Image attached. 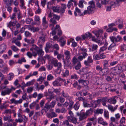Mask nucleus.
<instances>
[{"instance_id":"obj_1","label":"nucleus","mask_w":126,"mask_h":126,"mask_svg":"<svg viewBox=\"0 0 126 126\" xmlns=\"http://www.w3.org/2000/svg\"><path fill=\"white\" fill-rule=\"evenodd\" d=\"M30 50L32 51L34 57H36L38 54L39 56L42 57L44 54V52L42 49L40 48L36 45H32L30 48Z\"/></svg>"},{"instance_id":"obj_2","label":"nucleus","mask_w":126,"mask_h":126,"mask_svg":"<svg viewBox=\"0 0 126 126\" xmlns=\"http://www.w3.org/2000/svg\"><path fill=\"white\" fill-rule=\"evenodd\" d=\"M110 38L113 43L108 47V49L109 50H113L115 48L116 45L115 43L120 42L122 40V37L119 35L117 36L116 37L114 36H110Z\"/></svg>"},{"instance_id":"obj_3","label":"nucleus","mask_w":126,"mask_h":126,"mask_svg":"<svg viewBox=\"0 0 126 126\" xmlns=\"http://www.w3.org/2000/svg\"><path fill=\"white\" fill-rule=\"evenodd\" d=\"M89 4L90 5L87 7V10L84 11V14L85 15L92 13L95 7V4L93 1H90Z\"/></svg>"},{"instance_id":"obj_4","label":"nucleus","mask_w":126,"mask_h":126,"mask_svg":"<svg viewBox=\"0 0 126 126\" xmlns=\"http://www.w3.org/2000/svg\"><path fill=\"white\" fill-rule=\"evenodd\" d=\"M64 54L65 56V58L67 60V63L64 60L63 62L64 64L67 66V65H68V64L69 63V60L71 58V53L69 51L66 50L65 51Z\"/></svg>"},{"instance_id":"obj_5","label":"nucleus","mask_w":126,"mask_h":126,"mask_svg":"<svg viewBox=\"0 0 126 126\" xmlns=\"http://www.w3.org/2000/svg\"><path fill=\"white\" fill-rule=\"evenodd\" d=\"M77 114L78 116H79V121H82L87 117L85 113L82 111H81L80 113H77Z\"/></svg>"},{"instance_id":"obj_6","label":"nucleus","mask_w":126,"mask_h":126,"mask_svg":"<svg viewBox=\"0 0 126 126\" xmlns=\"http://www.w3.org/2000/svg\"><path fill=\"white\" fill-rule=\"evenodd\" d=\"M84 76H81L80 80H79V82L80 83H81L82 84L86 86L89 83L88 81L86 80L85 79L87 78L85 76V78H84Z\"/></svg>"},{"instance_id":"obj_7","label":"nucleus","mask_w":126,"mask_h":126,"mask_svg":"<svg viewBox=\"0 0 126 126\" xmlns=\"http://www.w3.org/2000/svg\"><path fill=\"white\" fill-rule=\"evenodd\" d=\"M122 67L120 64H118L114 67V72L115 73L119 74L120 73L122 72Z\"/></svg>"},{"instance_id":"obj_8","label":"nucleus","mask_w":126,"mask_h":126,"mask_svg":"<svg viewBox=\"0 0 126 126\" xmlns=\"http://www.w3.org/2000/svg\"><path fill=\"white\" fill-rule=\"evenodd\" d=\"M67 119L70 122L75 124L77 123V118L75 117L74 116H68L67 117Z\"/></svg>"},{"instance_id":"obj_9","label":"nucleus","mask_w":126,"mask_h":126,"mask_svg":"<svg viewBox=\"0 0 126 126\" xmlns=\"http://www.w3.org/2000/svg\"><path fill=\"white\" fill-rule=\"evenodd\" d=\"M10 101L11 104L14 103L16 105L18 104H20L22 102L23 100L22 99H20L18 100H17L13 98L10 99Z\"/></svg>"},{"instance_id":"obj_10","label":"nucleus","mask_w":126,"mask_h":126,"mask_svg":"<svg viewBox=\"0 0 126 126\" xmlns=\"http://www.w3.org/2000/svg\"><path fill=\"white\" fill-rule=\"evenodd\" d=\"M4 121H7L8 123L12 122L13 120L11 118L10 115H7L5 116H4L3 117Z\"/></svg>"},{"instance_id":"obj_11","label":"nucleus","mask_w":126,"mask_h":126,"mask_svg":"<svg viewBox=\"0 0 126 126\" xmlns=\"http://www.w3.org/2000/svg\"><path fill=\"white\" fill-rule=\"evenodd\" d=\"M77 12L78 13V15L80 16H83L85 15V14H84V12L83 13H81L80 10L77 7L76 8L75 11L74 13V15L75 16H77Z\"/></svg>"},{"instance_id":"obj_12","label":"nucleus","mask_w":126,"mask_h":126,"mask_svg":"<svg viewBox=\"0 0 126 126\" xmlns=\"http://www.w3.org/2000/svg\"><path fill=\"white\" fill-rule=\"evenodd\" d=\"M42 25L45 28H47L48 26V22L46 20L45 16H44L42 18Z\"/></svg>"},{"instance_id":"obj_13","label":"nucleus","mask_w":126,"mask_h":126,"mask_svg":"<svg viewBox=\"0 0 126 126\" xmlns=\"http://www.w3.org/2000/svg\"><path fill=\"white\" fill-rule=\"evenodd\" d=\"M50 24H49V26L51 27V28H55V27H54V25L55 24L57 25V22L53 18H51L50 20Z\"/></svg>"},{"instance_id":"obj_14","label":"nucleus","mask_w":126,"mask_h":126,"mask_svg":"<svg viewBox=\"0 0 126 126\" xmlns=\"http://www.w3.org/2000/svg\"><path fill=\"white\" fill-rule=\"evenodd\" d=\"M108 45V43L107 42H105L104 46L101 47L100 49L99 52V54H100L101 52H102V53H103V52L104 51L106 50L107 49Z\"/></svg>"},{"instance_id":"obj_15","label":"nucleus","mask_w":126,"mask_h":126,"mask_svg":"<svg viewBox=\"0 0 126 126\" xmlns=\"http://www.w3.org/2000/svg\"><path fill=\"white\" fill-rule=\"evenodd\" d=\"M60 7L59 5L53 6L52 8V9L54 12L58 13H60Z\"/></svg>"},{"instance_id":"obj_16","label":"nucleus","mask_w":126,"mask_h":126,"mask_svg":"<svg viewBox=\"0 0 126 126\" xmlns=\"http://www.w3.org/2000/svg\"><path fill=\"white\" fill-rule=\"evenodd\" d=\"M98 121L99 123L102 124L104 126H107L108 124L106 122L104 121L101 118H99L98 119Z\"/></svg>"},{"instance_id":"obj_17","label":"nucleus","mask_w":126,"mask_h":126,"mask_svg":"<svg viewBox=\"0 0 126 126\" xmlns=\"http://www.w3.org/2000/svg\"><path fill=\"white\" fill-rule=\"evenodd\" d=\"M108 109L111 111L113 112L116 110L118 107V105H116L115 107H113L112 106L110 105H109L108 106Z\"/></svg>"},{"instance_id":"obj_18","label":"nucleus","mask_w":126,"mask_h":126,"mask_svg":"<svg viewBox=\"0 0 126 126\" xmlns=\"http://www.w3.org/2000/svg\"><path fill=\"white\" fill-rule=\"evenodd\" d=\"M62 94L63 96L65 98H66L67 100H71L72 99V97L69 96L67 93H64V91H62Z\"/></svg>"},{"instance_id":"obj_19","label":"nucleus","mask_w":126,"mask_h":126,"mask_svg":"<svg viewBox=\"0 0 126 126\" xmlns=\"http://www.w3.org/2000/svg\"><path fill=\"white\" fill-rule=\"evenodd\" d=\"M12 43H14L17 46L20 47L21 46L20 42L18 41L17 39H16L15 38H13L12 39Z\"/></svg>"},{"instance_id":"obj_20","label":"nucleus","mask_w":126,"mask_h":126,"mask_svg":"<svg viewBox=\"0 0 126 126\" xmlns=\"http://www.w3.org/2000/svg\"><path fill=\"white\" fill-rule=\"evenodd\" d=\"M60 27L59 25H57L56 26L55 28H51V30H52V32L51 33H50V34H51L52 35H53L56 34V29H58V28H59Z\"/></svg>"},{"instance_id":"obj_21","label":"nucleus","mask_w":126,"mask_h":126,"mask_svg":"<svg viewBox=\"0 0 126 126\" xmlns=\"http://www.w3.org/2000/svg\"><path fill=\"white\" fill-rule=\"evenodd\" d=\"M47 116L49 118H51L56 117L57 115L54 112H52L50 114H47Z\"/></svg>"},{"instance_id":"obj_22","label":"nucleus","mask_w":126,"mask_h":126,"mask_svg":"<svg viewBox=\"0 0 126 126\" xmlns=\"http://www.w3.org/2000/svg\"><path fill=\"white\" fill-rule=\"evenodd\" d=\"M93 111V108H90V109L87 110L85 113L87 117L90 116L92 114Z\"/></svg>"},{"instance_id":"obj_23","label":"nucleus","mask_w":126,"mask_h":126,"mask_svg":"<svg viewBox=\"0 0 126 126\" xmlns=\"http://www.w3.org/2000/svg\"><path fill=\"white\" fill-rule=\"evenodd\" d=\"M58 41L60 43L61 47H63L65 44V41L63 38H61Z\"/></svg>"},{"instance_id":"obj_24","label":"nucleus","mask_w":126,"mask_h":126,"mask_svg":"<svg viewBox=\"0 0 126 126\" xmlns=\"http://www.w3.org/2000/svg\"><path fill=\"white\" fill-rule=\"evenodd\" d=\"M82 39H85L87 38L88 37H92V35L89 32L87 33H85L84 34L82 35Z\"/></svg>"},{"instance_id":"obj_25","label":"nucleus","mask_w":126,"mask_h":126,"mask_svg":"<svg viewBox=\"0 0 126 126\" xmlns=\"http://www.w3.org/2000/svg\"><path fill=\"white\" fill-rule=\"evenodd\" d=\"M10 91L7 88L5 91H2L1 92V94L3 96L5 95L6 94H9L10 93Z\"/></svg>"},{"instance_id":"obj_26","label":"nucleus","mask_w":126,"mask_h":126,"mask_svg":"<svg viewBox=\"0 0 126 126\" xmlns=\"http://www.w3.org/2000/svg\"><path fill=\"white\" fill-rule=\"evenodd\" d=\"M16 21H15L14 22L10 21L7 24V27L10 28L11 26H15L16 24Z\"/></svg>"},{"instance_id":"obj_27","label":"nucleus","mask_w":126,"mask_h":126,"mask_svg":"<svg viewBox=\"0 0 126 126\" xmlns=\"http://www.w3.org/2000/svg\"><path fill=\"white\" fill-rule=\"evenodd\" d=\"M19 3L20 6L22 8L24 9L26 8L25 6V3L24 0H19Z\"/></svg>"},{"instance_id":"obj_28","label":"nucleus","mask_w":126,"mask_h":126,"mask_svg":"<svg viewBox=\"0 0 126 126\" xmlns=\"http://www.w3.org/2000/svg\"><path fill=\"white\" fill-rule=\"evenodd\" d=\"M45 35H43L42 36L39 38V40H38V43H42L45 41Z\"/></svg>"},{"instance_id":"obj_29","label":"nucleus","mask_w":126,"mask_h":126,"mask_svg":"<svg viewBox=\"0 0 126 126\" xmlns=\"http://www.w3.org/2000/svg\"><path fill=\"white\" fill-rule=\"evenodd\" d=\"M110 119L111 121L110 123L111 126H115L113 124V123H117L116 121V118L114 117H111L110 118Z\"/></svg>"},{"instance_id":"obj_30","label":"nucleus","mask_w":126,"mask_h":126,"mask_svg":"<svg viewBox=\"0 0 126 126\" xmlns=\"http://www.w3.org/2000/svg\"><path fill=\"white\" fill-rule=\"evenodd\" d=\"M52 84L54 86H61V84L57 80H55L53 81Z\"/></svg>"},{"instance_id":"obj_31","label":"nucleus","mask_w":126,"mask_h":126,"mask_svg":"<svg viewBox=\"0 0 126 126\" xmlns=\"http://www.w3.org/2000/svg\"><path fill=\"white\" fill-rule=\"evenodd\" d=\"M54 66L55 67H58V70H59V72L61 71V69L62 67V64L60 63H58Z\"/></svg>"},{"instance_id":"obj_32","label":"nucleus","mask_w":126,"mask_h":126,"mask_svg":"<svg viewBox=\"0 0 126 126\" xmlns=\"http://www.w3.org/2000/svg\"><path fill=\"white\" fill-rule=\"evenodd\" d=\"M126 118L124 117H122L120 120L119 122L120 125L124 124L125 123Z\"/></svg>"},{"instance_id":"obj_33","label":"nucleus","mask_w":126,"mask_h":126,"mask_svg":"<svg viewBox=\"0 0 126 126\" xmlns=\"http://www.w3.org/2000/svg\"><path fill=\"white\" fill-rule=\"evenodd\" d=\"M69 74V71L67 70H66L65 72L62 74V75L63 77H65L67 76Z\"/></svg>"},{"instance_id":"obj_34","label":"nucleus","mask_w":126,"mask_h":126,"mask_svg":"<svg viewBox=\"0 0 126 126\" xmlns=\"http://www.w3.org/2000/svg\"><path fill=\"white\" fill-rule=\"evenodd\" d=\"M34 80H32L31 81L28 82L26 84H25L24 86H30L31 85H33L34 84Z\"/></svg>"},{"instance_id":"obj_35","label":"nucleus","mask_w":126,"mask_h":126,"mask_svg":"<svg viewBox=\"0 0 126 126\" xmlns=\"http://www.w3.org/2000/svg\"><path fill=\"white\" fill-rule=\"evenodd\" d=\"M80 72L82 74L85 75L87 73V69L85 68H83L80 70Z\"/></svg>"},{"instance_id":"obj_36","label":"nucleus","mask_w":126,"mask_h":126,"mask_svg":"<svg viewBox=\"0 0 126 126\" xmlns=\"http://www.w3.org/2000/svg\"><path fill=\"white\" fill-rule=\"evenodd\" d=\"M104 115L106 119H108L109 118V114L108 111L106 110H105L104 112Z\"/></svg>"},{"instance_id":"obj_37","label":"nucleus","mask_w":126,"mask_h":126,"mask_svg":"<svg viewBox=\"0 0 126 126\" xmlns=\"http://www.w3.org/2000/svg\"><path fill=\"white\" fill-rule=\"evenodd\" d=\"M51 107L48 103L46 104L45 106V111H47Z\"/></svg>"},{"instance_id":"obj_38","label":"nucleus","mask_w":126,"mask_h":126,"mask_svg":"<svg viewBox=\"0 0 126 126\" xmlns=\"http://www.w3.org/2000/svg\"><path fill=\"white\" fill-rule=\"evenodd\" d=\"M116 99L114 98H110L108 100V102L110 103H112L113 104H115L116 102Z\"/></svg>"},{"instance_id":"obj_39","label":"nucleus","mask_w":126,"mask_h":126,"mask_svg":"<svg viewBox=\"0 0 126 126\" xmlns=\"http://www.w3.org/2000/svg\"><path fill=\"white\" fill-rule=\"evenodd\" d=\"M10 4H6L5 5V8H7V10L9 12H10L12 10V8L10 7L11 5Z\"/></svg>"},{"instance_id":"obj_40","label":"nucleus","mask_w":126,"mask_h":126,"mask_svg":"<svg viewBox=\"0 0 126 126\" xmlns=\"http://www.w3.org/2000/svg\"><path fill=\"white\" fill-rule=\"evenodd\" d=\"M14 76L13 73H9L8 75V79L9 80H11L12 79Z\"/></svg>"},{"instance_id":"obj_41","label":"nucleus","mask_w":126,"mask_h":126,"mask_svg":"<svg viewBox=\"0 0 126 126\" xmlns=\"http://www.w3.org/2000/svg\"><path fill=\"white\" fill-rule=\"evenodd\" d=\"M98 46L94 44H93L92 47V51H95V52L96 51V50L98 47Z\"/></svg>"},{"instance_id":"obj_42","label":"nucleus","mask_w":126,"mask_h":126,"mask_svg":"<svg viewBox=\"0 0 126 126\" xmlns=\"http://www.w3.org/2000/svg\"><path fill=\"white\" fill-rule=\"evenodd\" d=\"M6 48V46L4 44H2L0 46V48L4 52Z\"/></svg>"},{"instance_id":"obj_43","label":"nucleus","mask_w":126,"mask_h":126,"mask_svg":"<svg viewBox=\"0 0 126 126\" xmlns=\"http://www.w3.org/2000/svg\"><path fill=\"white\" fill-rule=\"evenodd\" d=\"M11 49L14 52H16L19 50V49L15 46H11Z\"/></svg>"},{"instance_id":"obj_44","label":"nucleus","mask_w":126,"mask_h":126,"mask_svg":"<svg viewBox=\"0 0 126 126\" xmlns=\"http://www.w3.org/2000/svg\"><path fill=\"white\" fill-rule=\"evenodd\" d=\"M6 103V102H5V103H3V104H1L0 105V108L2 110L3 109H6V108L7 106L5 104Z\"/></svg>"},{"instance_id":"obj_45","label":"nucleus","mask_w":126,"mask_h":126,"mask_svg":"<svg viewBox=\"0 0 126 126\" xmlns=\"http://www.w3.org/2000/svg\"><path fill=\"white\" fill-rule=\"evenodd\" d=\"M103 69L99 65H97L96 67V70L98 71H101L102 72Z\"/></svg>"},{"instance_id":"obj_46","label":"nucleus","mask_w":126,"mask_h":126,"mask_svg":"<svg viewBox=\"0 0 126 126\" xmlns=\"http://www.w3.org/2000/svg\"><path fill=\"white\" fill-rule=\"evenodd\" d=\"M85 2V1L83 0H81L79 1V6L81 8H83V3Z\"/></svg>"},{"instance_id":"obj_47","label":"nucleus","mask_w":126,"mask_h":126,"mask_svg":"<svg viewBox=\"0 0 126 126\" xmlns=\"http://www.w3.org/2000/svg\"><path fill=\"white\" fill-rule=\"evenodd\" d=\"M79 103L78 102H77L74 105V108L75 110H77L79 109Z\"/></svg>"},{"instance_id":"obj_48","label":"nucleus","mask_w":126,"mask_h":126,"mask_svg":"<svg viewBox=\"0 0 126 126\" xmlns=\"http://www.w3.org/2000/svg\"><path fill=\"white\" fill-rule=\"evenodd\" d=\"M54 79L53 76L51 74L49 75L47 77V79L48 80L50 81Z\"/></svg>"},{"instance_id":"obj_49","label":"nucleus","mask_w":126,"mask_h":126,"mask_svg":"<svg viewBox=\"0 0 126 126\" xmlns=\"http://www.w3.org/2000/svg\"><path fill=\"white\" fill-rule=\"evenodd\" d=\"M60 18V16L56 15L54 14L53 15V17L51 18H53V19H55L56 20H59Z\"/></svg>"},{"instance_id":"obj_50","label":"nucleus","mask_w":126,"mask_h":126,"mask_svg":"<svg viewBox=\"0 0 126 126\" xmlns=\"http://www.w3.org/2000/svg\"><path fill=\"white\" fill-rule=\"evenodd\" d=\"M71 79H78V76L76 74H74L71 75Z\"/></svg>"},{"instance_id":"obj_51","label":"nucleus","mask_w":126,"mask_h":126,"mask_svg":"<svg viewBox=\"0 0 126 126\" xmlns=\"http://www.w3.org/2000/svg\"><path fill=\"white\" fill-rule=\"evenodd\" d=\"M103 32L102 30H99L98 32L96 33L95 34L96 35L97 37H100V34L102 33Z\"/></svg>"},{"instance_id":"obj_52","label":"nucleus","mask_w":126,"mask_h":126,"mask_svg":"<svg viewBox=\"0 0 126 126\" xmlns=\"http://www.w3.org/2000/svg\"><path fill=\"white\" fill-rule=\"evenodd\" d=\"M93 59L95 60H98L100 59V57L97 54H94L93 56Z\"/></svg>"},{"instance_id":"obj_53","label":"nucleus","mask_w":126,"mask_h":126,"mask_svg":"<svg viewBox=\"0 0 126 126\" xmlns=\"http://www.w3.org/2000/svg\"><path fill=\"white\" fill-rule=\"evenodd\" d=\"M81 67L80 63V62H78L77 65L75 67V68L76 70H78Z\"/></svg>"},{"instance_id":"obj_54","label":"nucleus","mask_w":126,"mask_h":126,"mask_svg":"<svg viewBox=\"0 0 126 126\" xmlns=\"http://www.w3.org/2000/svg\"><path fill=\"white\" fill-rule=\"evenodd\" d=\"M30 29L31 30H33L34 32L37 31L39 30V28L38 27H32Z\"/></svg>"},{"instance_id":"obj_55","label":"nucleus","mask_w":126,"mask_h":126,"mask_svg":"<svg viewBox=\"0 0 126 126\" xmlns=\"http://www.w3.org/2000/svg\"><path fill=\"white\" fill-rule=\"evenodd\" d=\"M51 63L55 66L58 63V61L56 59H53L51 60Z\"/></svg>"},{"instance_id":"obj_56","label":"nucleus","mask_w":126,"mask_h":126,"mask_svg":"<svg viewBox=\"0 0 126 126\" xmlns=\"http://www.w3.org/2000/svg\"><path fill=\"white\" fill-rule=\"evenodd\" d=\"M72 62L73 64H75L77 62L78 63V62H79L78 61L76 57H74L72 59Z\"/></svg>"},{"instance_id":"obj_57","label":"nucleus","mask_w":126,"mask_h":126,"mask_svg":"<svg viewBox=\"0 0 126 126\" xmlns=\"http://www.w3.org/2000/svg\"><path fill=\"white\" fill-rule=\"evenodd\" d=\"M16 13H13L11 16H10V18L11 19L14 20L16 17Z\"/></svg>"},{"instance_id":"obj_58","label":"nucleus","mask_w":126,"mask_h":126,"mask_svg":"<svg viewBox=\"0 0 126 126\" xmlns=\"http://www.w3.org/2000/svg\"><path fill=\"white\" fill-rule=\"evenodd\" d=\"M108 0H102L101 1V3L102 4L106 5L108 3Z\"/></svg>"},{"instance_id":"obj_59","label":"nucleus","mask_w":126,"mask_h":126,"mask_svg":"<svg viewBox=\"0 0 126 126\" xmlns=\"http://www.w3.org/2000/svg\"><path fill=\"white\" fill-rule=\"evenodd\" d=\"M22 118L23 119L24 123H25L28 120V119L24 115H22Z\"/></svg>"},{"instance_id":"obj_60","label":"nucleus","mask_w":126,"mask_h":126,"mask_svg":"<svg viewBox=\"0 0 126 126\" xmlns=\"http://www.w3.org/2000/svg\"><path fill=\"white\" fill-rule=\"evenodd\" d=\"M83 104L84 107H90L91 106L90 104H88L85 102H83Z\"/></svg>"},{"instance_id":"obj_61","label":"nucleus","mask_w":126,"mask_h":126,"mask_svg":"<svg viewBox=\"0 0 126 126\" xmlns=\"http://www.w3.org/2000/svg\"><path fill=\"white\" fill-rule=\"evenodd\" d=\"M45 78V77H42V76L40 77L37 80L38 81H41V83H40V84H41Z\"/></svg>"},{"instance_id":"obj_62","label":"nucleus","mask_w":126,"mask_h":126,"mask_svg":"<svg viewBox=\"0 0 126 126\" xmlns=\"http://www.w3.org/2000/svg\"><path fill=\"white\" fill-rule=\"evenodd\" d=\"M73 6V4L72 2L69 1L68 2L67 5V6L68 8H71V7H72Z\"/></svg>"},{"instance_id":"obj_63","label":"nucleus","mask_w":126,"mask_h":126,"mask_svg":"<svg viewBox=\"0 0 126 126\" xmlns=\"http://www.w3.org/2000/svg\"><path fill=\"white\" fill-rule=\"evenodd\" d=\"M12 112L11 110H6L4 112V113L9 114H11L12 113Z\"/></svg>"},{"instance_id":"obj_64","label":"nucleus","mask_w":126,"mask_h":126,"mask_svg":"<svg viewBox=\"0 0 126 126\" xmlns=\"http://www.w3.org/2000/svg\"><path fill=\"white\" fill-rule=\"evenodd\" d=\"M27 55L30 58H31L32 56H33V54L29 51L27 52Z\"/></svg>"}]
</instances>
